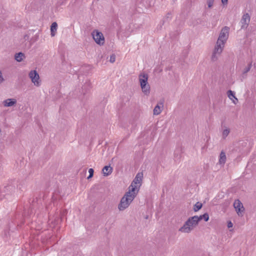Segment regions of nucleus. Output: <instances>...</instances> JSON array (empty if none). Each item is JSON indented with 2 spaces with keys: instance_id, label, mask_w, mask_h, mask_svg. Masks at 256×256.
Returning a JSON list of instances; mask_svg holds the SVG:
<instances>
[{
  "instance_id": "f257e3e1",
  "label": "nucleus",
  "mask_w": 256,
  "mask_h": 256,
  "mask_svg": "<svg viewBox=\"0 0 256 256\" xmlns=\"http://www.w3.org/2000/svg\"><path fill=\"white\" fill-rule=\"evenodd\" d=\"M198 224V216L189 218L179 228V232L184 233H190Z\"/></svg>"
},
{
  "instance_id": "f03ea898",
  "label": "nucleus",
  "mask_w": 256,
  "mask_h": 256,
  "mask_svg": "<svg viewBox=\"0 0 256 256\" xmlns=\"http://www.w3.org/2000/svg\"><path fill=\"white\" fill-rule=\"evenodd\" d=\"M136 196V194L128 190L120 200L118 206V210L120 211H124L128 208Z\"/></svg>"
},
{
  "instance_id": "7ed1b4c3",
  "label": "nucleus",
  "mask_w": 256,
  "mask_h": 256,
  "mask_svg": "<svg viewBox=\"0 0 256 256\" xmlns=\"http://www.w3.org/2000/svg\"><path fill=\"white\" fill-rule=\"evenodd\" d=\"M148 74L142 72L138 76V82L141 90L144 96H148L150 94V86L148 82Z\"/></svg>"
},
{
  "instance_id": "20e7f679",
  "label": "nucleus",
  "mask_w": 256,
  "mask_h": 256,
  "mask_svg": "<svg viewBox=\"0 0 256 256\" xmlns=\"http://www.w3.org/2000/svg\"><path fill=\"white\" fill-rule=\"evenodd\" d=\"M142 172H138L128 186V190L137 195L142 186Z\"/></svg>"
},
{
  "instance_id": "39448f33",
  "label": "nucleus",
  "mask_w": 256,
  "mask_h": 256,
  "mask_svg": "<svg viewBox=\"0 0 256 256\" xmlns=\"http://www.w3.org/2000/svg\"><path fill=\"white\" fill-rule=\"evenodd\" d=\"M224 47V45L216 42L211 56L210 58L212 61L216 62L218 59L223 51Z\"/></svg>"
},
{
  "instance_id": "423d86ee",
  "label": "nucleus",
  "mask_w": 256,
  "mask_h": 256,
  "mask_svg": "<svg viewBox=\"0 0 256 256\" xmlns=\"http://www.w3.org/2000/svg\"><path fill=\"white\" fill-rule=\"evenodd\" d=\"M224 47V45L216 42L211 56L210 58L212 61L216 62L218 59L223 51Z\"/></svg>"
},
{
  "instance_id": "0eeeda50",
  "label": "nucleus",
  "mask_w": 256,
  "mask_h": 256,
  "mask_svg": "<svg viewBox=\"0 0 256 256\" xmlns=\"http://www.w3.org/2000/svg\"><path fill=\"white\" fill-rule=\"evenodd\" d=\"M230 28L228 26L222 28L220 32L216 42L225 46L229 36Z\"/></svg>"
},
{
  "instance_id": "6e6552de",
  "label": "nucleus",
  "mask_w": 256,
  "mask_h": 256,
  "mask_svg": "<svg viewBox=\"0 0 256 256\" xmlns=\"http://www.w3.org/2000/svg\"><path fill=\"white\" fill-rule=\"evenodd\" d=\"M92 36L96 44L102 46L104 44L105 38L103 34L98 30H94L92 32Z\"/></svg>"
},
{
  "instance_id": "1a4fd4ad",
  "label": "nucleus",
  "mask_w": 256,
  "mask_h": 256,
  "mask_svg": "<svg viewBox=\"0 0 256 256\" xmlns=\"http://www.w3.org/2000/svg\"><path fill=\"white\" fill-rule=\"evenodd\" d=\"M28 76L31 80L32 82L36 87L41 86L42 80L40 79L38 72L36 70H32L28 74Z\"/></svg>"
},
{
  "instance_id": "9d476101",
  "label": "nucleus",
  "mask_w": 256,
  "mask_h": 256,
  "mask_svg": "<svg viewBox=\"0 0 256 256\" xmlns=\"http://www.w3.org/2000/svg\"><path fill=\"white\" fill-rule=\"evenodd\" d=\"M233 205L238 216H243L245 209L242 202L239 200H235Z\"/></svg>"
},
{
  "instance_id": "9b49d317",
  "label": "nucleus",
  "mask_w": 256,
  "mask_h": 256,
  "mask_svg": "<svg viewBox=\"0 0 256 256\" xmlns=\"http://www.w3.org/2000/svg\"><path fill=\"white\" fill-rule=\"evenodd\" d=\"M2 104L4 108L15 107L17 104V100L15 98H8L4 100Z\"/></svg>"
},
{
  "instance_id": "f8f14e48",
  "label": "nucleus",
  "mask_w": 256,
  "mask_h": 256,
  "mask_svg": "<svg viewBox=\"0 0 256 256\" xmlns=\"http://www.w3.org/2000/svg\"><path fill=\"white\" fill-rule=\"evenodd\" d=\"M250 22V16L248 14H245L243 15L241 20L242 28H246Z\"/></svg>"
},
{
  "instance_id": "ddd939ff",
  "label": "nucleus",
  "mask_w": 256,
  "mask_h": 256,
  "mask_svg": "<svg viewBox=\"0 0 256 256\" xmlns=\"http://www.w3.org/2000/svg\"><path fill=\"white\" fill-rule=\"evenodd\" d=\"M163 103L162 102H158L154 108L153 114L155 116H158L162 112L163 110Z\"/></svg>"
},
{
  "instance_id": "4468645a",
  "label": "nucleus",
  "mask_w": 256,
  "mask_h": 256,
  "mask_svg": "<svg viewBox=\"0 0 256 256\" xmlns=\"http://www.w3.org/2000/svg\"><path fill=\"white\" fill-rule=\"evenodd\" d=\"M230 132V128L226 126H222L221 128L222 138L223 140L226 139Z\"/></svg>"
},
{
  "instance_id": "2eb2a0df",
  "label": "nucleus",
  "mask_w": 256,
  "mask_h": 256,
  "mask_svg": "<svg viewBox=\"0 0 256 256\" xmlns=\"http://www.w3.org/2000/svg\"><path fill=\"white\" fill-rule=\"evenodd\" d=\"M226 160V153L223 151L221 152L218 158V164L221 166H224Z\"/></svg>"
},
{
  "instance_id": "dca6fc26",
  "label": "nucleus",
  "mask_w": 256,
  "mask_h": 256,
  "mask_svg": "<svg viewBox=\"0 0 256 256\" xmlns=\"http://www.w3.org/2000/svg\"><path fill=\"white\" fill-rule=\"evenodd\" d=\"M227 94L228 98L232 101L234 104H236L238 102V100L235 96L234 92L231 90H229L227 92Z\"/></svg>"
},
{
  "instance_id": "f3484780",
  "label": "nucleus",
  "mask_w": 256,
  "mask_h": 256,
  "mask_svg": "<svg viewBox=\"0 0 256 256\" xmlns=\"http://www.w3.org/2000/svg\"><path fill=\"white\" fill-rule=\"evenodd\" d=\"M112 172V168L110 166H106L102 170V173L104 176L110 175Z\"/></svg>"
},
{
  "instance_id": "a211bd4d",
  "label": "nucleus",
  "mask_w": 256,
  "mask_h": 256,
  "mask_svg": "<svg viewBox=\"0 0 256 256\" xmlns=\"http://www.w3.org/2000/svg\"><path fill=\"white\" fill-rule=\"evenodd\" d=\"M253 65V61L252 60H250L248 62L247 65L245 66V68L242 70V74H246L248 73L251 69Z\"/></svg>"
},
{
  "instance_id": "6ab92c4d",
  "label": "nucleus",
  "mask_w": 256,
  "mask_h": 256,
  "mask_svg": "<svg viewBox=\"0 0 256 256\" xmlns=\"http://www.w3.org/2000/svg\"><path fill=\"white\" fill-rule=\"evenodd\" d=\"M25 58L26 56L24 54L21 52L16 53L14 55V59L18 62H21L23 61Z\"/></svg>"
},
{
  "instance_id": "aec40b11",
  "label": "nucleus",
  "mask_w": 256,
  "mask_h": 256,
  "mask_svg": "<svg viewBox=\"0 0 256 256\" xmlns=\"http://www.w3.org/2000/svg\"><path fill=\"white\" fill-rule=\"evenodd\" d=\"M58 28V24L56 22H54L52 23L50 26V32H51V36H54Z\"/></svg>"
},
{
  "instance_id": "412c9836",
  "label": "nucleus",
  "mask_w": 256,
  "mask_h": 256,
  "mask_svg": "<svg viewBox=\"0 0 256 256\" xmlns=\"http://www.w3.org/2000/svg\"><path fill=\"white\" fill-rule=\"evenodd\" d=\"M215 0H206V5L208 9L212 8L214 5Z\"/></svg>"
},
{
  "instance_id": "4be33fe9",
  "label": "nucleus",
  "mask_w": 256,
  "mask_h": 256,
  "mask_svg": "<svg viewBox=\"0 0 256 256\" xmlns=\"http://www.w3.org/2000/svg\"><path fill=\"white\" fill-rule=\"evenodd\" d=\"M198 222L200 220L204 219L205 222H208L209 220V216L208 213H205L200 216H198Z\"/></svg>"
},
{
  "instance_id": "5701e85b",
  "label": "nucleus",
  "mask_w": 256,
  "mask_h": 256,
  "mask_svg": "<svg viewBox=\"0 0 256 256\" xmlns=\"http://www.w3.org/2000/svg\"><path fill=\"white\" fill-rule=\"evenodd\" d=\"M202 204L201 202H197L194 206V212H198V211L200 210L201 209V208H202Z\"/></svg>"
},
{
  "instance_id": "b1692460",
  "label": "nucleus",
  "mask_w": 256,
  "mask_h": 256,
  "mask_svg": "<svg viewBox=\"0 0 256 256\" xmlns=\"http://www.w3.org/2000/svg\"><path fill=\"white\" fill-rule=\"evenodd\" d=\"M233 226H234L233 224L230 220H228L227 222V226H228V228L230 229V232L233 231V229H232Z\"/></svg>"
},
{
  "instance_id": "393cba45",
  "label": "nucleus",
  "mask_w": 256,
  "mask_h": 256,
  "mask_svg": "<svg viewBox=\"0 0 256 256\" xmlns=\"http://www.w3.org/2000/svg\"><path fill=\"white\" fill-rule=\"evenodd\" d=\"M116 61V56L114 54H112L110 56V62L112 63Z\"/></svg>"
},
{
  "instance_id": "a878e982",
  "label": "nucleus",
  "mask_w": 256,
  "mask_h": 256,
  "mask_svg": "<svg viewBox=\"0 0 256 256\" xmlns=\"http://www.w3.org/2000/svg\"><path fill=\"white\" fill-rule=\"evenodd\" d=\"M88 172H89V176H88V178H92L94 174V170L92 168H90L88 170Z\"/></svg>"
},
{
  "instance_id": "bb28decb",
  "label": "nucleus",
  "mask_w": 256,
  "mask_h": 256,
  "mask_svg": "<svg viewBox=\"0 0 256 256\" xmlns=\"http://www.w3.org/2000/svg\"><path fill=\"white\" fill-rule=\"evenodd\" d=\"M4 81V78L2 75V72L0 70V84Z\"/></svg>"
},
{
  "instance_id": "cd10ccee",
  "label": "nucleus",
  "mask_w": 256,
  "mask_h": 256,
  "mask_svg": "<svg viewBox=\"0 0 256 256\" xmlns=\"http://www.w3.org/2000/svg\"><path fill=\"white\" fill-rule=\"evenodd\" d=\"M221 2L224 6H226L228 5V0H221Z\"/></svg>"
}]
</instances>
